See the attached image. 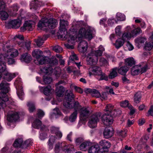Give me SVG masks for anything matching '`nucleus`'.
Wrapping results in <instances>:
<instances>
[{
	"mask_svg": "<svg viewBox=\"0 0 153 153\" xmlns=\"http://www.w3.org/2000/svg\"><path fill=\"white\" fill-rule=\"evenodd\" d=\"M74 96L72 92L70 90L66 91L65 98L64 100L63 105L68 109L74 108L75 111L70 115L69 120L71 122H74L77 118V111L80 108V106L78 102H73Z\"/></svg>",
	"mask_w": 153,
	"mask_h": 153,
	"instance_id": "1",
	"label": "nucleus"
},
{
	"mask_svg": "<svg viewBox=\"0 0 153 153\" xmlns=\"http://www.w3.org/2000/svg\"><path fill=\"white\" fill-rule=\"evenodd\" d=\"M71 30L75 33L73 35H74V37H76L78 41H80L81 38H84L88 40H91L93 38V34L95 32L94 28L90 26L86 27V29L83 27L80 28L77 35L76 30L74 27L71 29L69 32H71Z\"/></svg>",
	"mask_w": 153,
	"mask_h": 153,
	"instance_id": "2",
	"label": "nucleus"
},
{
	"mask_svg": "<svg viewBox=\"0 0 153 153\" xmlns=\"http://www.w3.org/2000/svg\"><path fill=\"white\" fill-rule=\"evenodd\" d=\"M58 63V60L54 57L51 59L48 58L47 64H48L51 67L42 68L41 69V70L43 73L49 74H50L54 72V74L57 76H59L58 75H59L60 74V69L59 68L54 67V66L57 65Z\"/></svg>",
	"mask_w": 153,
	"mask_h": 153,
	"instance_id": "3",
	"label": "nucleus"
},
{
	"mask_svg": "<svg viewBox=\"0 0 153 153\" xmlns=\"http://www.w3.org/2000/svg\"><path fill=\"white\" fill-rule=\"evenodd\" d=\"M10 89L9 84L3 81L0 84V108H4L6 106V102L8 100V98L6 94Z\"/></svg>",
	"mask_w": 153,
	"mask_h": 153,
	"instance_id": "4",
	"label": "nucleus"
},
{
	"mask_svg": "<svg viewBox=\"0 0 153 153\" xmlns=\"http://www.w3.org/2000/svg\"><path fill=\"white\" fill-rule=\"evenodd\" d=\"M58 24L56 20L53 19H48L46 18H42L39 21L38 27L39 29L43 30H48L52 29L56 27Z\"/></svg>",
	"mask_w": 153,
	"mask_h": 153,
	"instance_id": "5",
	"label": "nucleus"
},
{
	"mask_svg": "<svg viewBox=\"0 0 153 153\" xmlns=\"http://www.w3.org/2000/svg\"><path fill=\"white\" fill-rule=\"evenodd\" d=\"M131 27L135 28L134 25L131 26H128L125 28L126 32L122 35V38L124 40H129L131 38L134 37L142 33V30L140 28L138 27L132 30Z\"/></svg>",
	"mask_w": 153,
	"mask_h": 153,
	"instance_id": "6",
	"label": "nucleus"
},
{
	"mask_svg": "<svg viewBox=\"0 0 153 153\" xmlns=\"http://www.w3.org/2000/svg\"><path fill=\"white\" fill-rule=\"evenodd\" d=\"M4 49L7 51V53L4 56L7 60L8 64L11 65L14 63L15 61L13 58L16 57L19 55L17 50L14 48H10L9 47L7 46Z\"/></svg>",
	"mask_w": 153,
	"mask_h": 153,
	"instance_id": "7",
	"label": "nucleus"
},
{
	"mask_svg": "<svg viewBox=\"0 0 153 153\" xmlns=\"http://www.w3.org/2000/svg\"><path fill=\"white\" fill-rule=\"evenodd\" d=\"M148 65L146 62H142L133 66L131 70V74L135 76L146 72L148 69Z\"/></svg>",
	"mask_w": 153,
	"mask_h": 153,
	"instance_id": "8",
	"label": "nucleus"
},
{
	"mask_svg": "<svg viewBox=\"0 0 153 153\" xmlns=\"http://www.w3.org/2000/svg\"><path fill=\"white\" fill-rule=\"evenodd\" d=\"M69 146L67 145L65 142H59L57 143L55 146L54 151L56 153L59 152L60 151L62 150L65 153H71V151L73 149L74 147L72 146L71 149L68 148Z\"/></svg>",
	"mask_w": 153,
	"mask_h": 153,
	"instance_id": "9",
	"label": "nucleus"
},
{
	"mask_svg": "<svg viewBox=\"0 0 153 153\" xmlns=\"http://www.w3.org/2000/svg\"><path fill=\"white\" fill-rule=\"evenodd\" d=\"M74 32H72L71 30V32H69V34H67V38L61 37L62 39H68V43L65 44V46L68 49H73L74 48L73 45L76 41H78L76 36L74 37L73 34H75Z\"/></svg>",
	"mask_w": 153,
	"mask_h": 153,
	"instance_id": "10",
	"label": "nucleus"
},
{
	"mask_svg": "<svg viewBox=\"0 0 153 153\" xmlns=\"http://www.w3.org/2000/svg\"><path fill=\"white\" fill-rule=\"evenodd\" d=\"M17 91L16 93L19 98L21 100H23L25 94L22 87V82L20 79H18L14 82Z\"/></svg>",
	"mask_w": 153,
	"mask_h": 153,
	"instance_id": "11",
	"label": "nucleus"
},
{
	"mask_svg": "<svg viewBox=\"0 0 153 153\" xmlns=\"http://www.w3.org/2000/svg\"><path fill=\"white\" fill-rule=\"evenodd\" d=\"M59 25V30L61 33V37L67 38V35L69 34L67 33L66 28L68 25V21L60 19Z\"/></svg>",
	"mask_w": 153,
	"mask_h": 153,
	"instance_id": "12",
	"label": "nucleus"
},
{
	"mask_svg": "<svg viewBox=\"0 0 153 153\" xmlns=\"http://www.w3.org/2000/svg\"><path fill=\"white\" fill-rule=\"evenodd\" d=\"M101 115V113L100 112L92 115L88 122V126L92 128H95L97 126V123L100 118Z\"/></svg>",
	"mask_w": 153,
	"mask_h": 153,
	"instance_id": "13",
	"label": "nucleus"
},
{
	"mask_svg": "<svg viewBox=\"0 0 153 153\" xmlns=\"http://www.w3.org/2000/svg\"><path fill=\"white\" fill-rule=\"evenodd\" d=\"M112 115L105 113L103 114L101 117L102 121L103 124L106 126H109L113 122L114 120Z\"/></svg>",
	"mask_w": 153,
	"mask_h": 153,
	"instance_id": "14",
	"label": "nucleus"
},
{
	"mask_svg": "<svg viewBox=\"0 0 153 153\" xmlns=\"http://www.w3.org/2000/svg\"><path fill=\"white\" fill-rule=\"evenodd\" d=\"M7 62L3 54L0 55V80L2 77V73H3L7 71L6 68L5 62Z\"/></svg>",
	"mask_w": 153,
	"mask_h": 153,
	"instance_id": "15",
	"label": "nucleus"
},
{
	"mask_svg": "<svg viewBox=\"0 0 153 153\" xmlns=\"http://www.w3.org/2000/svg\"><path fill=\"white\" fill-rule=\"evenodd\" d=\"M19 115L16 112L13 111H9L7 116V120L8 121L13 122H15L19 119Z\"/></svg>",
	"mask_w": 153,
	"mask_h": 153,
	"instance_id": "16",
	"label": "nucleus"
},
{
	"mask_svg": "<svg viewBox=\"0 0 153 153\" xmlns=\"http://www.w3.org/2000/svg\"><path fill=\"white\" fill-rule=\"evenodd\" d=\"M64 82L61 80L56 84V89L55 90L56 95L58 97H61L63 96L65 90L64 87L59 85L63 83Z\"/></svg>",
	"mask_w": 153,
	"mask_h": 153,
	"instance_id": "17",
	"label": "nucleus"
},
{
	"mask_svg": "<svg viewBox=\"0 0 153 153\" xmlns=\"http://www.w3.org/2000/svg\"><path fill=\"white\" fill-rule=\"evenodd\" d=\"M32 125V126L34 128L40 129L41 131L45 130L46 128L45 126L42 123L41 121L37 119L33 120Z\"/></svg>",
	"mask_w": 153,
	"mask_h": 153,
	"instance_id": "18",
	"label": "nucleus"
},
{
	"mask_svg": "<svg viewBox=\"0 0 153 153\" xmlns=\"http://www.w3.org/2000/svg\"><path fill=\"white\" fill-rule=\"evenodd\" d=\"M39 88L40 91L43 92L44 94L47 96H50L54 91V90L49 85L46 87L39 86Z\"/></svg>",
	"mask_w": 153,
	"mask_h": 153,
	"instance_id": "19",
	"label": "nucleus"
},
{
	"mask_svg": "<svg viewBox=\"0 0 153 153\" xmlns=\"http://www.w3.org/2000/svg\"><path fill=\"white\" fill-rule=\"evenodd\" d=\"M86 61L87 64L91 65H94L97 62L98 57L90 53L87 58Z\"/></svg>",
	"mask_w": 153,
	"mask_h": 153,
	"instance_id": "20",
	"label": "nucleus"
},
{
	"mask_svg": "<svg viewBox=\"0 0 153 153\" xmlns=\"http://www.w3.org/2000/svg\"><path fill=\"white\" fill-rule=\"evenodd\" d=\"M88 47V43L85 41H81L79 45L78 49L79 51L83 53H85Z\"/></svg>",
	"mask_w": 153,
	"mask_h": 153,
	"instance_id": "21",
	"label": "nucleus"
},
{
	"mask_svg": "<svg viewBox=\"0 0 153 153\" xmlns=\"http://www.w3.org/2000/svg\"><path fill=\"white\" fill-rule=\"evenodd\" d=\"M101 72L102 71L100 68L95 66L89 68V74L90 76L92 75L98 76Z\"/></svg>",
	"mask_w": 153,
	"mask_h": 153,
	"instance_id": "22",
	"label": "nucleus"
},
{
	"mask_svg": "<svg viewBox=\"0 0 153 153\" xmlns=\"http://www.w3.org/2000/svg\"><path fill=\"white\" fill-rule=\"evenodd\" d=\"M105 111L106 113L108 112V114L111 115H116V110L114 108V106L111 104H108L107 105L105 109Z\"/></svg>",
	"mask_w": 153,
	"mask_h": 153,
	"instance_id": "23",
	"label": "nucleus"
},
{
	"mask_svg": "<svg viewBox=\"0 0 153 153\" xmlns=\"http://www.w3.org/2000/svg\"><path fill=\"white\" fill-rule=\"evenodd\" d=\"M89 111L88 108H82L80 115V119L85 120L88 117Z\"/></svg>",
	"mask_w": 153,
	"mask_h": 153,
	"instance_id": "24",
	"label": "nucleus"
},
{
	"mask_svg": "<svg viewBox=\"0 0 153 153\" xmlns=\"http://www.w3.org/2000/svg\"><path fill=\"white\" fill-rule=\"evenodd\" d=\"M112 128L111 127L105 128L103 131V134L105 138L108 139L111 137L113 134Z\"/></svg>",
	"mask_w": 153,
	"mask_h": 153,
	"instance_id": "25",
	"label": "nucleus"
},
{
	"mask_svg": "<svg viewBox=\"0 0 153 153\" xmlns=\"http://www.w3.org/2000/svg\"><path fill=\"white\" fill-rule=\"evenodd\" d=\"M21 20L19 19L10 21L9 24L13 28H17L19 27L21 24Z\"/></svg>",
	"mask_w": 153,
	"mask_h": 153,
	"instance_id": "26",
	"label": "nucleus"
},
{
	"mask_svg": "<svg viewBox=\"0 0 153 153\" xmlns=\"http://www.w3.org/2000/svg\"><path fill=\"white\" fill-rule=\"evenodd\" d=\"M19 7L16 4H14L10 7L8 10L10 15L12 16H15L16 12L18 10Z\"/></svg>",
	"mask_w": 153,
	"mask_h": 153,
	"instance_id": "27",
	"label": "nucleus"
},
{
	"mask_svg": "<svg viewBox=\"0 0 153 153\" xmlns=\"http://www.w3.org/2000/svg\"><path fill=\"white\" fill-rule=\"evenodd\" d=\"M35 23L34 21L29 20L26 21L24 24V26L28 30H32L35 26Z\"/></svg>",
	"mask_w": 153,
	"mask_h": 153,
	"instance_id": "28",
	"label": "nucleus"
},
{
	"mask_svg": "<svg viewBox=\"0 0 153 153\" xmlns=\"http://www.w3.org/2000/svg\"><path fill=\"white\" fill-rule=\"evenodd\" d=\"M146 40V39L144 37H139L136 38L134 42L136 45L139 48L140 46L143 44Z\"/></svg>",
	"mask_w": 153,
	"mask_h": 153,
	"instance_id": "29",
	"label": "nucleus"
},
{
	"mask_svg": "<svg viewBox=\"0 0 153 153\" xmlns=\"http://www.w3.org/2000/svg\"><path fill=\"white\" fill-rule=\"evenodd\" d=\"M48 57L47 56H42L40 58H39V59H37V62L35 61V63L37 65H42L44 64H47V62H48Z\"/></svg>",
	"mask_w": 153,
	"mask_h": 153,
	"instance_id": "30",
	"label": "nucleus"
},
{
	"mask_svg": "<svg viewBox=\"0 0 153 153\" xmlns=\"http://www.w3.org/2000/svg\"><path fill=\"white\" fill-rule=\"evenodd\" d=\"M100 145L102 147V149L108 150V149L111 146V144L108 141L103 140H101L99 142Z\"/></svg>",
	"mask_w": 153,
	"mask_h": 153,
	"instance_id": "31",
	"label": "nucleus"
},
{
	"mask_svg": "<svg viewBox=\"0 0 153 153\" xmlns=\"http://www.w3.org/2000/svg\"><path fill=\"white\" fill-rule=\"evenodd\" d=\"M24 38L22 35L20 34L16 35L14 38V39L17 42L18 45L20 46H22L24 44L23 43Z\"/></svg>",
	"mask_w": 153,
	"mask_h": 153,
	"instance_id": "32",
	"label": "nucleus"
},
{
	"mask_svg": "<svg viewBox=\"0 0 153 153\" xmlns=\"http://www.w3.org/2000/svg\"><path fill=\"white\" fill-rule=\"evenodd\" d=\"M31 59L32 58L31 56L27 53H25L22 55L20 58L21 61L24 62L26 63L29 62Z\"/></svg>",
	"mask_w": 153,
	"mask_h": 153,
	"instance_id": "33",
	"label": "nucleus"
},
{
	"mask_svg": "<svg viewBox=\"0 0 153 153\" xmlns=\"http://www.w3.org/2000/svg\"><path fill=\"white\" fill-rule=\"evenodd\" d=\"M100 148L97 144H95L92 145L89 149V153H97L99 151Z\"/></svg>",
	"mask_w": 153,
	"mask_h": 153,
	"instance_id": "34",
	"label": "nucleus"
},
{
	"mask_svg": "<svg viewBox=\"0 0 153 153\" xmlns=\"http://www.w3.org/2000/svg\"><path fill=\"white\" fill-rule=\"evenodd\" d=\"M3 74L4 75V79L8 81H10L15 76L14 74L10 73L7 70L5 71V72L3 73Z\"/></svg>",
	"mask_w": 153,
	"mask_h": 153,
	"instance_id": "35",
	"label": "nucleus"
},
{
	"mask_svg": "<svg viewBox=\"0 0 153 153\" xmlns=\"http://www.w3.org/2000/svg\"><path fill=\"white\" fill-rule=\"evenodd\" d=\"M42 52L39 49H35L33 51L32 55L33 57L36 58L37 60L42 56Z\"/></svg>",
	"mask_w": 153,
	"mask_h": 153,
	"instance_id": "36",
	"label": "nucleus"
},
{
	"mask_svg": "<svg viewBox=\"0 0 153 153\" xmlns=\"http://www.w3.org/2000/svg\"><path fill=\"white\" fill-rule=\"evenodd\" d=\"M45 36H39L36 39H35V42L36 45L38 47H40L42 45L45 40L46 39Z\"/></svg>",
	"mask_w": 153,
	"mask_h": 153,
	"instance_id": "37",
	"label": "nucleus"
},
{
	"mask_svg": "<svg viewBox=\"0 0 153 153\" xmlns=\"http://www.w3.org/2000/svg\"><path fill=\"white\" fill-rule=\"evenodd\" d=\"M128 70V68L126 65L122 66L120 68H117V71L120 74L125 75Z\"/></svg>",
	"mask_w": 153,
	"mask_h": 153,
	"instance_id": "38",
	"label": "nucleus"
},
{
	"mask_svg": "<svg viewBox=\"0 0 153 153\" xmlns=\"http://www.w3.org/2000/svg\"><path fill=\"white\" fill-rule=\"evenodd\" d=\"M127 40H124L122 37L121 39L120 38L116 40L114 45L116 48L118 49L123 45L125 41Z\"/></svg>",
	"mask_w": 153,
	"mask_h": 153,
	"instance_id": "39",
	"label": "nucleus"
},
{
	"mask_svg": "<svg viewBox=\"0 0 153 153\" xmlns=\"http://www.w3.org/2000/svg\"><path fill=\"white\" fill-rule=\"evenodd\" d=\"M91 143L89 141H85L82 143L79 146L80 150L82 151H85L88 147L91 145Z\"/></svg>",
	"mask_w": 153,
	"mask_h": 153,
	"instance_id": "40",
	"label": "nucleus"
},
{
	"mask_svg": "<svg viewBox=\"0 0 153 153\" xmlns=\"http://www.w3.org/2000/svg\"><path fill=\"white\" fill-rule=\"evenodd\" d=\"M30 6L31 9H33L36 10L40 6V4L38 1L35 0L31 2Z\"/></svg>",
	"mask_w": 153,
	"mask_h": 153,
	"instance_id": "41",
	"label": "nucleus"
},
{
	"mask_svg": "<svg viewBox=\"0 0 153 153\" xmlns=\"http://www.w3.org/2000/svg\"><path fill=\"white\" fill-rule=\"evenodd\" d=\"M56 140V138L54 136H51L48 142V145L49 149H51L53 148V145Z\"/></svg>",
	"mask_w": 153,
	"mask_h": 153,
	"instance_id": "42",
	"label": "nucleus"
},
{
	"mask_svg": "<svg viewBox=\"0 0 153 153\" xmlns=\"http://www.w3.org/2000/svg\"><path fill=\"white\" fill-rule=\"evenodd\" d=\"M61 113L59 109L57 108H55L53 109V112L51 115L52 117L51 118L54 117L56 118L59 116L61 115Z\"/></svg>",
	"mask_w": 153,
	"mask_h": 153,
	"instance_id": "43",
	"label": "nucleus"
},
{
	"mask_svg": "<svg viewBox=\"0 0 153 153\" xmlns=\"http://www.w3.org/2000/svg\"><path fill=\"white\" fill-rule=\"evenodd\" d=\"M117 67L112 69L111 71L110 72L108 76L109 78L112 79L116 77L117 75Z\"/></svg>",
	"mask_w": 153,
	"mask_h": 153,
	"instance_id": "44",
	"label": "nucleus"
},
{
	"mask_svg": "<svg viewBox=\"0 0 153 153\" xmlns=\"http://www.w3.org/2000/svg\"><path fill=\"white\" fill-rule=\"evenodd\" d=\"M13 146L15 147L19 148L23 146V140L22 138L16 139L14 141Z\"/></svg>",
	"mask_w": 153,
	"mask_h": 153,
	"instance_id": "45",
	"label": "nucleus"
},
{
	"mask_svg": "<svg viewBox=\"0 0 153 153\" xmlns=\"http://www.w3.org/2000/svg\"><path fill=\"white\" fill-rule=\"evenodd\" d=\"M125 62L126 64L130 66H132L135 63V61L132 57L128 58L126 59Z\"/></svg>",
	"mask_w": 153,
	"mask_h": 153,
	"instance_id": "46",
	"label": "nucleus"
},
{
	"mask_svg": "<svg viewBox=\"0 0 153 153\" xmlns=\"http://www.w3.org/2000/svg\"><path fill=\"white\" fill-rule=\"evenodd\" d=\"M4 10H0V17L2 20H6L8 18L9 15L8 13L4 11Z\"/></svg>",
	"mask_w": 153,
	"mask_h": 153,
	"instance_id": "47",
	"label": "nucleus"
},
{
	"mask_svg": "<svg viewBox=\"0 0 153 153\" xmlns=\"http://www.w3.org/2000/svg\"><path fill=\"white\" fill-rule=\"evenodd\" d=\"M27 106L28 108L29 111L30 113L33 112L35 110L34 104L32 102H28Z\"/></svg>",
	"mask_w": 153,
	"mask_h": 153,
	"instance_id": "48",
	"label": "nucleus"
},
{
	"mask_svg": "<svg viewBox=\"0 0 153 153\" xmlns=\"http://www.w3.org/2000/svg\"><path fill=\"white\" fill-rule=\"evenodd\" d=\"M116 18L118 21H123L126 19L125 15L121 13H118L116 15Z\"/></svg>",
	"mask_w": 153,
	"mask_h": 153,
	"instance_id": "49",
	"label": "nucleus"
},
{
	"mask_svg": "<svg viewBox=\"0 0 153 153\" xmlns=\"http://www.w3.org/2000/svg\"><path fill=\"white\" fill-rule=\"evenodd\" d=\"M141 98V94L140 92L137 93L134 96V102L136 103H139L140 102Z\"/></svg>",
	"mask_w": 153,
	"mask_h": 153,
	"instance_id": "50",
	"label": "nucleus"
},
{
	"mask_svg": "<svg viewBox=\"0 0 153 153\" xmlns=\"http://www.w3.org/2000/svg\"><path fill=\"white\" fill-rule=\"evenodd\" d=\"M100 78H97V79L99 80H105L106 81L108 80V77L105 73H103L102 71L101 72L100 74H99L98 76Z\"/></svg>",
	"mask_w": 153,
	"mask_h": 153,
	"instance_id": "51",
	"label": "nucleus"
},
{
	"mask_svg": "<svg viewBox=\"0 0 153 153\" xmlns=\"http://www.w3.org/2000/svg\"><path fill=\"white\" fill-rule=\"evenodd\" d=\"M153 48V42H149L146 43L144 46V49L146 50L150 51Z\"/></svg>",
	"mask_w": 153,
	"mask_h": 153,
	"instance_id": "52",
	"label": "nucleus"
},
{
	"mask_svg": "<svg viewBox=\"0 0 153 153\" xmlns=\"http://www.w3.org/2000/svg\"><path fill=\"white\" fill-rule=\"evenodd\" d=\"M78 58L76 56V55L74 52H72L71 55L70 56L69 59V61L68 62V64H69V62H71L72 61L77 60H78Z\"/></svg>",
	"mask_w": 153,
	"mask_h": 153,
	"instance_id": "53",
	"label": "nucleus"
},
{
	"mask_svg": "<svg viewBox=\"0 0 153 153\" xmlns=\"http://www.w3.org/2000/svg\"><path fill=\"white\" fill-rule=\"evenodd\" d=\"M100 50L98 49L96 51L92 50L90 53L91 54H92L93 55H95V56L97 57L98 56H101L103 53L101 51H100Z\"/></svg>",
	"mask_w": 153,
	"mask_h": 153,
	"instance_id": "54",
	"label": "nucleus"
},
{
	"mask_svg": "<svg viewBox=\"0 0 153 153\" xmlns=\"http://www.w3.org/2000/svg\"><path fill=\"white\" fill-rule=\"evenodd\" d=\"M22 46H19V47L22 48H26L27 50H29L30 49V42H23Z\"/></svg>",
	"mask_w": 153,
	"mask_h": 153,
	"instance_id": "55",
	"label": "nucleus"
},
{
	"mask_svg": "<svg viewBox=\"0 0 153 153\" xmlns=\"http://www.w3.org/2000/svg\"><path fill=\"white\" fill-rule=\"evenodd\" d=\"M91 95L92 96L97 98H99L101 96V94L100 92L97 90L94 89H93V92L92 93Z\"/></svg>",
	"mask_w": 153,
	"mask_h": 153,
	"instance_id": "56",
	"label": "nucleus"
},
{
	"mask_svg": "<svg viewBox=\"0 0 153 153\" xmlns=\"http://www.w3.org/2000/svg\"><path fill=\"white\" fill-rule=\"evenodd\" d=\"M33 143L31 139H28L25 141L23 143V146L24 147H27L32 145Z\"/></svg>",
	"mask_w": 153,
	"mask_h": 153,
	"instance_id": "57",
	"label": "nucleus"
},
{
	"mask_svg": "<svg viewBox=\"0 0 153 153\" xmlns=\"http://www.w3.org/2000/svg\"><path fill=\"white\" fill-rule=\"evenodd\" d=\"M120 105L121 107L125 108L128 107V108L131 106L129 105L128 101L127 100H125L120 102Z\"/></svg>",
	"mask_w": 153,
	"mask_h": 153,
	"instance_id": "58",
	"label": "nucleus"
},
{
	"mask_svg": "<svg viewBox=\"0 0 153 153\" xmlns=\"http://www.w3.org/2000/svg\"><path fill=\"white\" fill-rule=\"evenodd\" d=\"M52 81V79L50 77L44 76L43 78V82L45 84H49Z\"/></svg>",
	"mask_w": 153,
	"mask_h": 153,
	"instance_id": "59",
	"label": "nucleus"
},
{
	"mask_svg": "<svg viewBox=\"0 0 153 153\" xmlns=\"http://www.w3.org/2000/svg\"><path fill=\"white\" fill-rule=\"evenodd\" d=\"M53 50L56 53H59L62 51V48L58 45L55 46L53 48Z\"/></svg>",
	"mask_w": 153,
	"mask_h": 153,
	"instance_id": "60",
	"label": "nucleus"
},
{
	"mask_svg": "<svg viewBox=\"0 0 153 153\" xmlns=\"http://www.w3.org/2000/svg\"><path fill=\"white\" fill-rule=\"evenodd\" d=\"M127 131L126 130L120 131L118 132V134L119 136L124 138L126 137Z\"/></svg>",
	"mask_w": 153,
	"mask_h": 153,
	"instance_id": "61",
	"label": "nucleus"
},
{
	"mask_svg": "<svg viewBox=\"0 0 153 153\" xmlns=\"http://www.w3.org/2000/svg\"><path fill=\"white\" fill-rule=\"evenodd\" d=\"M121 26L120 25L117 26L115 29V32L119 36L121 34Z\"/></svg>",
	"mask_w": 153,
	"mask_h": 153,
	"instance_id": "62",
	"label": "nucleus"
},
{
	"mask_svg": "<svg viewBox=\"0 0 153 153\" xmlns=\"http://www.w3.org/2000/svg\"><path fill=\"white\" fill-rule=\"evenodd\" d=\"M108 94V93L102 92L101 94L100 97L102 100H106L107 98V94Z\"/></svg>",
	"mask_w": 153,
	"mask_h": 153,
	"instance_id": "63",
	"label": "nucleus"
},
{
	"mask_svg": "<svg viewBox=\"0 0 153 153\" xmlns=\"http://www.w3.org/2000/svg\"><path fill=\"white\" fill-rule=\"evenodd\" d=\"M44 115L45 113L43 111L41 110H38L37 115L39 118H42Z\"/></svg>",
	"mask_w": 153,
	"mask_h": 153,
	"instance_id": "64",
	"label": "nucleus"
}]
</instances>
